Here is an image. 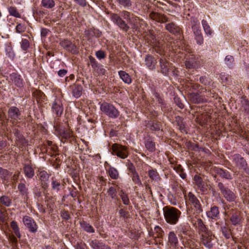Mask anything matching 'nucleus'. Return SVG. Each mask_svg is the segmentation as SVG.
<instances>
[{
  "label": "nucleus",
  "mask_w": 249,
  "mask_h": 249,
  "mask_svg": "<svg viewBox=\"0 0 249 249\" xmlns=\"http://www.w3.org/2000/svg\"><path fill=\"white\" fill-rule=\"evenodd\" d=\"M163 216L166 222L171 225H175L179 221L181 212L171 206H165L163 208Z\"/></svg>",
  "instance_id": "f257e3e1"
},
{
  "label": "nucleus",
  "mask_w": 249,
  "mask_h": 249,
  "mask_svg": "<svg viewBox=\"0 0 249 249\" xmlns=\"http://www.w3.org/2000/svg\"><path fill=\"white\" fill-rule=\"evenodd\" d=\"M100 110L111 118H117L119 116L118 110L113 105L107 102H103L101 104Z\"/></svg>",
  "instance_id": "f03ea898"
},
{
  "label": "nucleus",
  "mask_w": 249,
  "mask_h": 249,
  "mask_svg": "<svg viewBox=\"0 0 249 249\" xmlns=\"http://www.w3.org/2000/svg\"><path fill=\"white\" fill-rule=\"evenodd\" d=\"M112 154L118 157L124 159L128 156V151L126 147L122 145L114 143L112 145Z\"/></svg>",
  "instance_id": "7ed1b4c3"
},
{
  "label": "nucleus",
  "mask_w": 249,
  "mask_h": 249,
  "mask_svg": "<svg viewBox=\"0 0 249 249\" xmlns=\"http://www.w3.org/2000/svg\"><path fill=\"white\" fill-rule=\"evenodd\" d=\"M217 187L223 197L229 202H232L235 200V194L228 187H226L222 182H219Z\"/></svg>",
  "instance_id": "20e7f679"
},
{
  "label": "nucleus",
  "mask_w": 249,
  "mask_h": 249,
  "mask_svg": "<svg viewBox=\"0 0 249 249\" xmlns=\"http://www.w3.org/2000/svg\"><path fill=\"white\" fill-rule=\"evenodd\" d=\"M185 199L189 204L194 206L196 213H200L203 211L200 201L192 192H189L185 196Z\"/></svg>",
  "instance_id": "39448f33"
},
{
  "label": "nucleus",
  "mask_w": 249,
  "mask_h": 249,
  "mask_svg": "<svg viewBox=\"0 0 249 249\" xmlns=\"http://www.w3.org/2000/svg\"><path fill=\"white\" fill-rule=\"evenodd\" d=\"M233 161L236 166L239 169H243L245 172L249 173V168L248 167L246 160L239 154H234L232 156Z\"/></svg>",
  "instance_id": "423d86ee"
},
{
  "label": "nucleus",
  "mask_w": 249,
  "mask_h": 249,
  "mask_svg": "<svg viewBox=\"0 0 249 249\" xmlns=\"http://www.w3.org/2000/svg\"><path fill=\"white\" fill-rule=\"evenodd\" d=\"M194 184L196 188L203 194H207L208 191V185L205 182L201 177L196 175L194 177Z\"/></svg>",
  "instance_id": "0eeeda50"
},
{
  "label": "nucleus",
  "mask_w": 249,
  "mask_h": 249,
  "mask_svg": "<svg viewBox=\"0 0 249 249\" xmlns=\"http://www.w3.org/2000/svg\"><path fill=\"white\" fill-rule=\"evenodd\" d=\"M200 234L202 244L208 249L212 248L213 246L212 241L213 237H214V236L213 235L212 231L209 230Z\"/></svg>",
  "instance_id": "6e6552de"
},
{
  "label": "nucleus",
  "mask_w": 249,
  "mask_h": 249,
  "mask_svg": "<svg viewBox=\"0 0 249 249\" xmlns=\"http://www.w3.org/2000/svg\"><path fill=\"white\" fill-rule=\"evenodd\" d=\"M21 115L19 109L16 107H11L9 108L8 111V115L10 121L13 124H16L18 123V120L20 119V116Z\"/></svg>",
  "instance_id": "1a4fd4ad"
},
{
  "label": "nucleus",
  "mask_w": 249,
  "mask_h": 249,
  "mask_svg": "<svg viewBox=\"0 0 249 249\" xmlns=\"http://www.w3.org/2000/svg\"><path fill=\"white\" fill-rule=\"evenodd\" d=\"M111 18L114 23L116 24L121 29L124 31L126 32L129 29V27L118 14L114 13L111 14Z\"/></svg>",
  "instance_id": "9d476101"
},
{
  "label": "nucleus",
  "mask_w": 249,
  "mask_h": 249,
  "mask_svg": "<svg viewBox=\"0 0 249 249\" xmlns=\"http://www.w3.org/2000/svg\"><path fill=\"white\" fill-rule=\"evenodd\" d=\"M23 222L30 232H35L36 231L37 226L32 218L28 216H25L23 218Z\"/></svg>",
  "instance_id": "9b49d317"
},
{
  "label": "nucleus",
  "mask_w": 249,
  "mask_h": 249,
  "mask_svg": "<svg viewBox=\"0 0 249 249\" xmlns=\"http://www.w3.org/2000/svg\"><path fill=\"white\" fill-rule=\"evenodd\" d=\"M167 244L170 248L173 249H177L178 246V240L174 231H171L168 233Z\"/></svg>",
  "instance_id": "f8f14e48"
},
{
  "label": "nucleus",
  "mask_w": 249,
  "mask_h": 249,
  "mask_svg": "<svg viewBox=\"0 0 249 249\" xmlns=\"http://www.w3.org/2000/svg\"><path fill=\"white\" fill-rule=\"evenodd\" d=\"M160 72L164 75L168 74L169 70L172 69L171 63L164 57H161L160 60Z\"/></svg>",
  "instance_id": "ddd939ff"
},
{
  "label": "nucleus",
  "mask_w": 249,
  "mask_h": 249,
  "mask_svg": "<svg viewBox=\"0 0 249 249\" xmlns=\"http://www.w3.org/2000/svg\"><path fill=\"white\" fill-rule=\"evenodd\" d=\"M52 111L56 116H60L63 112L62 103L60 100L56 99L52 105Z\"/></svg>",
  "instance_id": "4468645a"
},
{
  "label": "nucleus",
  "mask_w": 249,
  "mask_h": 249,
  "mask_svg": "<svg viewBox=\"0 0 249 249\" xmlns=\"http://www.w3.org/2000/svg\"><path fill=\"white\" fill-rule=\"evenodd\" d=\"M189 98L191 102L195 104H199L207 102L208 101L207 99L197 93H191L189 94Z\"/></svg>",
  "instance_id": "2eb2a0df"
},
{
  "label": "nucleus",
  "mask_w": 249,
  "mask_h": 249,
  "mask_svg": "<svg viewBox=\"0 0 249 249\" xmlns=\"http://www.w3.org/2000/svg\"><path fill=\"white\" fill-rule=\"evenodd\" d=\"M60 45L64 49L72 53L76 52V47L68 39L61 40Z\"/></svg>",
  "instance_id": "dca6fc26"
},
{
  "label": "nucleus",
  "mask_w": 249,
  "mask_h": 249,
  "mask_svg": "<svg viewBox=\"0 0 249 249\" xmlns=\"http://www.w3.org/2000/svg\"><path fill=\"white\" fill-rule=\"evenodd\" d=\"M38 178L41 181L43 188H46L48 187L47 181L49 178V175L45 171H41L39 172L37 174Z\"/></svg>",
  "instance_id": "f3484780"
},
{
  "label": "nucleus",
  "mask_w": 249,
  "mask_h": 249,
  "mask_svg": "<svg viewBox=\"0 0 249 249\" xmlns=\"http://www.w3.org/2000/svg\"><path fill=\"white\" fill-rule=\"evenodd\" d=\"M89 245L93 249H111L107 245L96 239L91 241Z\"/></svg>",
  "instance_id": "a211bd4d"
},
{
  "label": "nucleus",
  "mask_w": 249,
  "mask_h": 249,
  "mask_svg": "<svg viewBox=\"0 0 249 249\" xmlns=\"http://www.w3.org/2000/svg\"><path fill=\"white\" fill-rule=\"evenodd\" d=\"M165 28L167 31L173 34L178 35L181 34L180 28L174 22L167 24Z\"/></svg>",
  "instance_id": "6ab92c4d"
},
{
  "label": "nucleus",
  "mask_w": 249,
  "mask_h": 249,
  "mask_svg": "<svg viewBox=\"0 0 249 249\" xmlns=\"http://www.w3.org/2000/svg\"><path fill=\"white\" fill-rule=\"evenodd\" d=\"M10 78L17 87L21 88L23 86V80L20 75L16 73H12L10 75Z\"/></svg>",
  "instance_id": "aec40b11"
},
{
  "label": "nucleus",
  "mask_w": 249,
  "mask_h": 249,
  "mask_svg": "<svg viewBox=\"0 0 249 249\" xmlns=\"http://www.w3.org/2000/svg\"><path fill=\"white\" fill-rule=\"evenodd\" d=\"M195 36V39L197 44L200 45L203 43V37L200 27L192 29Z\"/></svg>",
  "instance_id": "412c9836"
},
{
  "label": "nucleus",
  "mask_w": 249,
  "mask_h": 249,
  "mask_svg": "<svg viewBox=\"0 0 249 249\" xmlns=\"http://www.w3.org/2000/svg\"><path fill=\"white\" fill-rule=\"evenodd\" d=\"M207 216L212 219H215L219 216V211L218 207L213 206L211 208L210 211L207 212Z\"/></svg>",
  "instance_id": "4be33fe9"
},
{
  "label": "nucleus",
  "mask_w": 249,
  "mask_h": 249,
  "mask_svg": "<svg viewBox=\"0 0 249 249\" xmlns=\"http://www.w3.org/2000/svg\"><path fill=\"white\" fill-rule=\"evenodd\" d=\"M145 65L150 70H153L155 68L157 63L156 60L151 55H147L145 58Z\"/></svg>",
  "instance_id": "5701e85b"
},
{
  "label": "nucleus",
  "mask_w": 249,
  "mask_h": 249,
  "mask_svg": "<svg viewBox=\"0 0 249 249\" xmlns=\"http://www.w3.org/2000/svg\"><path fill=\"white\" fill-rule=\"evenodd\" d=\"M230 219L232 224L234 226L239 225L241 220L240 212L237 211L233 212Z\"/></svg>",
  "instance_id": "b1692460"
},
{
  "label": "nucleus",
  "mask_w": 249,
  "mask_h": 249,
  "mask_svg": "<svg viewBox=\"0 0 249 249\" xmlns=\"http://www.w3.org/2000/svg\"><path fill=\"white\" fill-rule=\"evenodd\" d=\"M195 224L197 228L199 234L202 233L203 232L209 231L208 229L206 227L205 224H204L202 220L200 218L197 219Z\"/></svg>",
  "instance_id": "393cba45"
},
{
  "label": "nucleus",
  "mask_w": 249,
  "mask_h": 249,
  "mask_svg": "<svg viewBox=\"0 0 249 249\" xmlns=\"http://www.w3.org/2000/svg\"><path fill=\"white\" fill-rule=\"evenodd\" d=\"M118 73L120 77L125 83L130 84L132 83V79L130 76L125 71H120Z\"/></svg>",
  "instance_id": "a878e982"
},
{
  "label": "nucleus",
  "mask_w": 249,
  "mask_h": 249,
  "mask_svg": "<svg viewBox=\"0 0 249 249\" xmlns=\"http://www.w3.org/2000/svg\"><path fill=\"white\" fill-rule=\"evenodd\" d=\"M216 173L218 175L223 178L230 180L232 179V177L230 173L226 170L218 168L216 170Z\"/></svg>",
  "instance_id": "bb28decb"
},
{
  "label": "nucleus",
  "mask_w": 249,
  "mask_h": 249,
  "mask_svg": "<svg viewBox=\"0 0 249 249\" xmlns=\"http://www.w3.org/2000/svg\"><path fill=\"white\" fill-rule=\"evenodd\" d=\"M197 65L196 58L193 55L188 58L185 62V66L187 69L195 68L197 66Z\"/></svg>",
  "instance_id": "cd10ccee"
},
{
  "label": "nucleus",
  "mask_w": 249,
  "mask_h": 249,
  "mask_svg": "<svg viewBox=\"0 0 249 249\" xmlns=\"http://www.w3.org/2000/svg\"><path fill=\"white\" fill-rule=\"evenodd\" d=\"M145 147L146 149L151 152H153L156 150L155 142L151 138H149L145 141Z\"/></svg>",
  "instance_id": "c85d7f7f"
},
{
  "label": "nucleus",
  "mask_w": 249,
  "mask_h": 249,
  "mask_svg": "<svg viewBox=\"0 0 249 249\" xmlns=\"http://www.w3.org/2000/svg\"><path fill=\"white\" fill-rule=\"evenodd\" d=\"M24 172L26 177L32 178L34 176V170L32 167L29 164H25L23 168Z\"/></svg>",
  "instance_id": "c756f323"
},
{
  "label": "nucleus",
  "mask_w": 249,
  "mask_h": 249,
  "mask_svg": "<svg viewBox=\"0 0 249 249\" xmlns=\"http://www.w3.org/2000/svg\"><path fill=\"white\" fill-rule=\"evenodd\" d=\"M81 227L86 231L89 233L94 232L93 227L85 221H82L80 223Z\"/></svg>",
  "instance_id": "7c9ffc66"
},
{
  "label": "nucleus",
  "mask_w": 249,
  "mask_h": 249,
  "mask_svg": "<svg viewBox=\"0 0 249 249\" xmlns=\"http://www.w3.org/2000/svg\"><path fill=\"white\" fill-rule=\"evenodd\" d=\"M148 176L150 178L155 181L160 180V178L156 169L150 170L148 171Z\"/></svg>",
  "instance_id": "2f4dec72"
},
{
  "label": "nucleus",
  "mask_w": 249,
  "mask_h": 249,
  "mask_svg": "<svg viewBox=\"0 0 249 249\" xmlns=\"http://www.w3.org/2000/svg\"><path fill=\"white\" fill-rule=\"evenodd\" d=\"M173 169L179 174L180 177L185 179L186 178V174L184 172V169L180 164H175L173 166Z\"/></svg>",
  "instance_id": "473e14b6"
},
{
  "label": "nucleus",
  "mask_w": 249,
  "mask_h": 249,
  "mask_svg": "<svg viewBox=\"0 0 249 249\" xmlns=\"http://www.w3.org/2000/svg\"><path fill=\"white\" fill-rule=\"evenodd\" d=\"M201 23L206 35L209 36H211L213 33V31L207 21L205 19H203L201 21Z\"/></svg>",
  "instance_id": "72a5a7b5"
},
{
  "label": "nucleus",
  "mask_w": 249,
  "mask_h": 249,
  "mask_svg": "<svg viewBox=\"0 0 249 249\" xmlns=\"http://www.w3.org/2000/svg\"><path fill=\"white\" fill-rule=\"evenodd\" d=\"M109 177L113 179H117L119 177L118 170L113 167H110L108 170Z\"/></svg>",
  "instance_id": "f704fd0d"
},
{
  "label": "nucleus",
  "mask_w": 249,
  "mask_h": 249,
  "mask_svg": "<svg viewBox=\"0 0 249 249\" xmlns=\"http://www.w3.org/2000/svg\"><path fill=\"white\" fill-rule=\"evenodd\" d=\"M41 5L45 8L52 9L55 6V2L53 0H42Z\"/></svg>",
  "instance_id": "c9c22d12"
},
{
  "label": "nucleus",
  "mask_w": 249,
  "mask_h": 249,
  "mask_svg": "<svg viewBox=\"0 0 249 249\" xmlns=\"http://www.w3.org/2000/svg\"><path fill=\"white\" fill-rule=\"evenodd\" d=\"M139 21V18L133 15L130 20L128 21V23L132 25V28L133 29H136L138 27Z\"/></svg>",
  "instance_id": "e433bc0d"
},
{
  "label": "nucleus",
  "mask_w": 249,
  "mask_h": 249,
  "mask_svg": "<svg viewBox=\"0 0 249 249\" xmlns=\"http://www.w3.org/2000/svg\"><path fill=\"white\" fill-rule=\"evenodd\" d=\"M82 93V87L80 86H76L73 88L72 95L76 98L79 97Z\"/></svg>",
  "instance_id": "4c0bfd02"
},
{
  "label": "nucleus",
  "mask_w": 249,
  "mask_h": 249,
  "mask_svg": "<svg viewBox=\"0 0 249 249\" xmlns=\"http://www.w3.org/2000/svg\"><path fill=\"white\" fill-rule=\"evenodd\" d=\"M11 227L16 235L18 238H20L21 235L19 232V229L17 225V222L15 221H12L11 223Z\"/></svg>",
  "instance_id": "58836bf2"
},
{
  "label": "nucleus",
  "mask_w": 249,
  "mask_h": 249,
  "mask_svg": "<svg viewBox=\"0 0 249 249\" xmlns=\"http://www.w3.org/2000/svg\"><path fill=\"white\" fill-rule=\"evenodd\" d=\"M52 189L56 191H58L60 190V183L57 179L54 178H52Z\"/></svg>",
  "instance_id": "ea45409f"
},
{
  "label": "nucleus",
  "mask_w": 249,
  "mask_h": 249,
  "mask_svg": "<svg viewBox=\"0 0 249 249\" xmlns=\"http://www.w3.org/2000/svg\"><path fill=\"white\" fill-rule=\"evenodd\" d=\"M160 124L157 122L149 124L147 125V127L151 131H159L160 129Z\"/></svg>",
  "instance_id": "a19ab883"
},
{
  "label": "nucleus",
  "mask_w": 249,
  "mask_h": 249,
  "mask_svg": "<svg viewBox=\"0 0 249 249\" xmlns=\"http://www.w3.org/2000/svg\"><path fill=\"white\" fill-rule=\"evenodd\" d=\"M0 201L1 203L6 207H9L11 204V199L9 197L5 196L0 197Z\"/></svg>",
  "instance_id": "79ce46f5"
},
{
  "label": "nucleus",
  "mask_w": 249,
  "mask_h": 249,
  "mask_svg": "<svg viewBox=\"0 0 249 249\" xmlns=\"http://www.w3.org/2000/svg\"><path fill=\"white\" fill-rule=\"evenodd\" d=\"M221 231L222 232L223 235L227 239H229L231 236V230L228 228L224 226L221 228Z\"/></svg>",
  "instance_id": "37998d69"
},
{
  "label": "nucleus",
  "mask_w": 249,
  "mask_h": 249,
  "mask_svg": "<svg viewBox=\"0 0 249 249\" xmlns=\"http://www.w3.org/2000/svg\"><path fill=\"white\" fill-rule=\"evenodd\" d=\"M8 11L10 14V15L14 16L16 18H20V14L18 12L17 8L15 7H10L8 8Z\"/></svg>",
  "instance_id": "c03bdc74"
},
{
  "label": "nucleus",
  "mask_w": 249,
  "mask_h": 249,
  "mask_svg": "<svg viewBox=\"0 0 249 249\" xmlns=\"http://www.w3.org/2000/svg\"><path fill=\"white\" fill-rule=\"evenodd\" d=\"M179 234H183V235H188L190 231L185 226L180 225L177 227V231Z\"/></svg>",
  "instance_id": "a18cd8bd"
},
{
  "label": "nucleus",
  "mask_w": 249,
  "mask_h": 249,
  "mask_svg": "<svg viewBox=\"0 0 249 249\" xmlns=\"http://www.w3.org/2000/svg\"><path fill=\"white\" fill-rule=\"evenodd\" d=\"M153 43H154L153 45V47L155 49V51L158 53L161 54L164 50V48L162 46V45L160 42H153Z\"/></svg>",
  "instance_id": "49530a36"
},
{
  "label": "nucleus",
  "mask_w": 249,
  "mask_h": 249,
  "mask_svg": "<svg viewBox=\"0 0 249 249\" xmlns=\"http://www.w3.org/2000/svg\"><path fill=\"white\" fill-rule=\"evenodd\" d=\"M131 177L132 180L135 184L138 185H142L140 178L137 172L131 174Z\"/></svg>",
  "instance_id": "de8ad7c7"
},
{
  "label": "nucleus",
  "mask_w": 249,
  "mask_h": 249,
  "mask_svg": "<svg viewBox=\"0 0 249 249\" xmlns=\"http://www.w3.org/2000/svg\"><path fill=\"white\" fill-rule=\"evenodd\" d=\"M19 191L23 195H26L28 194V189L26 188L25 184L20 183L18 185Z\"/></svg>",
  "instance_id": "09e8293b"
},
{
  "label": "nucleus",
  "mask_w": 249,
  "mask_h": 249,
  "mask_svg": "<svg viewBox=\"0 0 249 249\" xmlns=\"http://www.w3.org/2000/svg\"><path fill=\"white\" fill-rule=\"evenodd\" d=\"M89 63H90L92 68L94 70H95L96 68H99V67H100V64H99L96 61V60L93 57H92L91 56H89Z\"/></svg>",
  "instance_id": "8fccbe9b"
},
{
  "label": "nucleus",
  "mask_w": 249,
  "mask_h": 249,
  "mask_svg": "<svg viewBox=\"0 0 249 249\" xmlns=\"http://www.w3.org/2000/svg\"><path fill=\"white\" fill-rule=\"evenodd\" d=\"M118 3L124 7H130L132 5V2L130 0H116Z\"/></svg>",
  "instance_id": "3c124183"
},
{
  "label": "nucleus",
  "mask_w": 249,
  "mask_h": 249,
  "mask_svg": "<svg viewBox=\"0 0 249 249\" xmlns=\"http://www.w3.org/2000/svg\"><path fill=\"white\" fill-rule=\"evenodd\" d=\"M6 217V210L4 207L0 204V220L4 221Z\"/></svg>",
  "instance_id": "603ef678"
},
{
  "label": "nucleus",
  "mask_w": 249,
  "mask_h": 249,
  "mask_svg": "<svg viewBox=\"0 0 249 249\" xmlns=\"http://www.w3.org/2000/svg\"><path fill=\"white\" fill-rule=\"evenodd\" d=\"M120 197L124 205H128L129 204V200L127 195L122 191L120 194Z\"/></svg>",
  "instance_id": "864d4df0"
},
{
  "label": "nucleus",
  "mask_w": 249,
  "mask_h": 249,
  "mask_svg": "<svg viewBox=\"0 0 249 249\" xmlns=\"http://www.w3.org/2000/svg\"><path fill=\"white\" fill-rule=\"evenodd\" d=\"M29 47V42L26 39H23L21 41V47L24 51H26Z\"/></svg>",
  "instance_id": "5fc2aeb1"
},
{
  "label": "nucleus",
  "mask_w": 249,
  "mask_h": 249,
  "mask_svg": "<svg viewBox=\"0 0 249 249\" xmlns=\"http://www.w3.org/2000/svg\"><path fill=\"white\" fill-rule=\"evenodd\" d=\"M191 22L192 29L200 27L199 22L197 19L196 18H193L191 19Z\"/></svg>",
  "instance_id": "6e6d98bb"
},
{
  "label": "nucleus",
  "mask_w": 249,
  "mask_h": 249,
  "mask_svg": "<svg viewBox=\"0 0 249 249\" xmlns=\"http://www.w3.org/2000/svg\"><path fill=\"white\" fill-rule=\"evenodd\" d=\"M161 14L153 12L150 13V17L158 22H160Z\"/></svg>",
  "instance_id": "4d7b16f0"
},
{
  "label": "nucleus",
  "mask_w": 249,
  "mask_h": 249,
  "mask_svg": "<svg viewBox=\"0 0 249 249\" xmlns=\"http://www.w3.org/2000/svg\"><path fill=\"white\" fill-rule=\"evenodd\" d=\"M107 193L108 195L110 196L112 198H115L116 196V189L114 187H110L107 191Z\"/></svg>",
  "instance_id": "13d9d810"
},
{
  "label": "nucleus",
  "mask_w": 249,
  "mask_h": 249,
  "mask_svg": "<svg viewBox=\"0 0 249 249\" xmlns=\"http://www.w3.org/2000/svg\"><path fill=\"white\" fill-rule=\"evenodd\" d=\"M122 16L124 18L127 19L128 22L130 20L132 17L133 16V14L130 13L126 11H123L122 12Z\"/></svg>",
  "instance_id": "bf43d9fd"
},
{
  "label": "nucleus",
  "mask_w": 249,
  "mask_h": 249,
  "mask_svg": "<svg viewBox=\"0 0 249 249\" xmlns=\"http://www.w3.org/2000/svg\"><path fill=\"white\" fill-rule=\"evenodd\" d=\"M154 231L157 233V235L156 237H159L162 236V234L163 233V231L162 229L158 226H156L154 228Z\"/></svg>",
  "instance_id": "052dcab7"
},
{
  "label": "nucleus",
  "mask_w": 249,
  "mask_h": 249,
  "mask_svg": "<svg viewBox=\"0 0 249 249\" xmlns=\"http://www.w3.org/2000/svg\"><path fill=\"white\" fill-rule=\"evenodd\" d=\"M8 176V171L0 167V177L5 179Z\"/></svg>",
  "instance_id": "680f3d73"
},
{
  "label": "nucleus",
  "mask_w": 249,
  "mask_h": 249,
  "mask_svg": "<svg viewBox=\"0 0 249 249\" xmlns=\"http://www.w3.org/2000/svg\"><path fill=\"white\" fill-rule=\"evenodd\" d=\"M95 55L99 59H104L106 57L105 53L102 51H98L95 53Z\"/></svg>",
  "instance_id": "e2e57ef3"
},
{
  "label": "nucleus",
  "mask_w": 249,
  "mask_h": 249,
  "mask_svg": "<svg viewBox=\"0 0 249 249\" xmlns=\"http://www.w3.org/2000/svg\"><path fill=\"white\" fill-rule=\"evenodd\" d=\"M62 137L65 139H68L71 136V132L70 130H63L61 133Z\"/></svg>",
  "instance_id": "0e129e2a"
},
{
  "label": "nucleus",
  "mask_w": 249,
  "mask_h": 249,
  "mask_svg": "<svg viewBox=\"0 0 249 249\" xmlns=\"http://www.w3.org/2000/svg\"><path fill=\"white\" fill-rule=\"evenodd\" d=\"M225 60L226 62L227 65H231L234 61V58L231 55H227L226 57Z\"/></svg>",
  "instance_id": "69168bd1"
},
{
  "label": "nucleus",
  "mask_w": 249,
  "mask_h": 249,
  "mask_svg": "<svg viewBox=\"0 0 249 249\" xmlns=\"http://www.w3.org/2000/svg\"><path fill=\"white\" fill-rule=\"evenodd\" d=\"M74 1L81 7H85L88 3L86 0H73Z\"/></svg>",
  "instance_id": "338daca9"
},
{
  "label": "nucleus",
  "mask_w": 249,
  "mask_h": 249,
  "mask_svg": "<svg viewBox=\"0 0 249 249\" xmlns=\"http://www.w3.org/2000/svg\"><path fill=\"white\" fill-rule=\"evenodd\" d=\"M119 213L120 215L122 217H124V219H126L128 218V213L124 211L123 209H120L119 211Z\"/></svg>",
  "instance_id": "774afa93"
}]
</instances>
